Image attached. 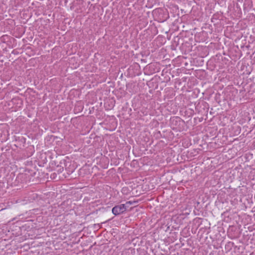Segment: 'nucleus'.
Masks as SVG:
<instances>
[{
  "mask_svg": "<svg viewBox=\"0 0 255 255\" xmlns=\"http://www.w3.org/2000/svg\"><path fill=\"white\" fill-rule=\"evenodd\" d=\"M131 204V203L129 201L126 204L116 206L112 209V213L116 216L122 214L127 210V208L128 207V205Z\"/></svg>",
  "mask_w": 255,
  "mask_h": 255,
  "instance_id": "1",
  "label": "nucleus"
}]
</instances>
